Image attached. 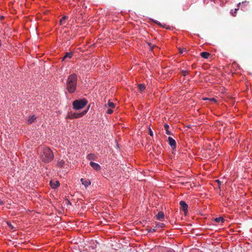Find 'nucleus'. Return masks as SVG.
Returning <instances> with one entry per match:
<instances>
[{
	"mask_svg": "<svg viewBox=\"0 0 252 252\" xmlns=\"http://www.w3.org/2000/svg\"><path fill=\"white\" fill-rule=\"evenodd\" d=\"M77 76L76 74H70L66 81V89L70 94L74 93L76 89Z\"/></svg>",
	"mask_w": 252,
	"mask_h": 252,
	"instance_id": "f257e3e1",
	"label": "nucleus"
},
{
	"mask_svg": "<svg viewBox=\"0 0 252 252\" xmlns=\"http://www.w3.org/2000/svg\"><path fill=\"white\" fill-rule=\"evenodd\" d=\"M40 159L44 162H49L54 158V155L52 151L49 148H43L42 149L40 154Z\"/></svg>",
	"mask_w": 252,
	"mask_h": 252,
	"instance_id": "f03ea898",
	"label": "nucleus"
},
{
	"mask_svg": "<svg viewBox=\"0 0 252 252\" xmlns=\"http://www.w3.org/2000/svg\"><path fill=\"white\" fill-rule=\"evenodd\" d=\"M88 101L85 99H77L72 103L73 108L75 110H79L84 108L87 104Z\"/></svg>",
	"mask_w": 252,
	"mask_h": 252,
	"instance_id": "7ed1b4c3",
	"label": "nucleus"
},
{
	"mask_svg": "<svg viewBox=\"0 0 252 252\" xmlns=\"http://www.w3.org/2000/svg\"><path fill=\"white\" fill-rule=\"evenodd\" d=\"M88 108L82 112L81 113H70L68 115V118L70 119L79 118L85 115L88 112Z\"/></svg>",
	"mask_w": 252,
	"mask_h": 252,
	"instance_id": "20e7f679",
	"label": "nucleus"
},
{
	"mask_svg": "<svg viewBox=\"0 0 252 252\" xmlns=\"http://www.w3.org/2000/svg\"><path fill=\"white\" fill-rule=\"evenodd\" d=\"M50 185L52 188L57 189L60 186V183L57 180H51L50 182Z\"/></svg>",
	"mask_w": 252,
	"mask_h": 252,
	"instance_id": "39448f33",
	"label": "nucleus"
},
{
	"mask_svg": "<svg viewBox=\"0 0 252 252\" xmlns=\"http://www.w3.org/2000/svg\"><path fill=\"white\" fill-rule=\"evenodd\" d=\"M168 142L170 146L172 148V149H174L176 148V142L174 139H173L171 137H168Z\"/></svg>",
	"mask_w": 252,
	"mask_h": 252,
	"instance_id": "423d86ee",
	"label": "nucleus"
},
{
	"mask_svg": "<svg viewBox=\"0 0 252 252\" xmlns=\"http://www.w3.org/2000/svg\"><path fill=\"white\" fill-rule=\"evenodd\" d=\"M90 164L96 171H99L101 169L100 165L95 162L91 161Z\"/></svg>",
	"mask_w": 252,
	"mask_h": 252,
	"instance_id": "0eeeda50",
	"label": "nucleus"
},
{
	"mask_svg": "<svg viewBox=\"0 0 252 252\" xmlns=\"http://www.w3.org/2000/svg\"><path fill=\"white\" fill-rule=\"evenodd\" d=\"M156 218L157 220L162 221L164 219V214L161 212L159 211L157 215H156Z\"/></svg>",
	"mask_w": 252,
	"mask_h": 252,
	"instance_id": "6e6552de",
	"label": "nucleus"
},
{
	"mask_svg": "<svg viewBox=\"0 0 252 252\" xmlns=\"http://www.w3.org/2000/svg\"><path fill=\"white\" fill-rule=\"evenodd\" d=\"M81 181L82 182V184L86 187H88L91 184V182L89 180L81 179Z\"/></svg>",
	"mask_w": 252,
	"mask_h": 252,
	"instance_id": "1a4fd4ad",
	"label": "nucleus"
},
{
	"mask_svg": "<svg viewBox=\"0 0 252 252\" xmlns=\"http://www.w3.org/2000/svg\"><path fill=\"white\" fill-rule=\"evenodd\" d=\"M188 210V206H181L180 211H183L185 216L187 215Z\"/></svg>",
	"mask_w": 252,
	"mask_h": 252,
	"instance_id": "9d476101",
	"label": "nucleus"
},
{
	"mask_svg": "<svg viewBox=\"0 0 252 252\" xmlns=\"http://www.w3.org/2000/svg\"><path fill=\"white\" fill-rule=\"evenodd\" d=\"M138 88L140 92H142L145 90L146 86L144 84H140L138 85Z\"/></svg>",
	"mask_w": 252,
	"mask_h": 252,
	"instance_id": "9b49d317",
	"label": "nucleus"
},
{
	"mask_svg": "<svg viewBox=\"0 0 252 252\" xmlns=\"http://www.w3.org/2000/svg\"><path fill=\"white\" fill-rule=\"evenodd\" d=\"M200 56L203 58L208 59L209 56H210V54L207 52H203L200 53Z\"/></svg>",
	"mask_w": 252,
	"mask_h": 252,
	"instance_id": "f8f14e48",
	"label": "nucleus"
},
{
	"mask_svg": "<svg viewBox=\"0 0 252 252\" xmlns=\"http://www.w3.org/2000/svg\"><path fill=\"white\" fill-rule=\"evenodd\" d=\"M36 119L35 116L33 115L28 119V124H32L34 122Z\"/></svg>",
	"mask_w": 252,
	"mask_h": 252,
	"instance_id": "ddd939ff",
	"label": "nucleus"
},
{
	"mask_svg": "<svg viewBox=\"0 0 252 252\" xmlns=\"http://www.w3.org/2000/svg\"><path fill=\"white\" fill-rule=\"evenodd\" d=\"M164 128L166 130V133L167 134V135H171V133L170 132V131L168 130L169 128V126L168 124H164Z\"/></svg>",
	"mask_w": 252,
	"mask_h": 252,
	"instance_id": "4468645a",
	"label": "nucleus"
},
{
	"mask_svg": "<svg viewBox=\"0 0 252 252\" xmlns=\"http://www.w3.org/2000/svg\"><path fill=\"white\" fill-rule=\"evenodd\" d=\"M105 106H108L110 108H113L115 107V104L109 100L107 104L105 105Z\"/></svg>",
	"mask_w": 252,
	"mask_h": 252,
	"instance_id": "2eb2a0df",
	"label": "nucleus"
},
{
	"mask_svg": "<svg viewBox=\"0 0 252 252\" xmlns=\"http://www.w3.org/2000/svg\"><path fill=\"white\" fill-rule=\"evenodd\" d=\"M72 57V53L71 52H66L64 57L63 58V60H64L65 58L70 59Z\"/></svg>",
	"mask_w": 252,
	"mask_h": 252,
	"instance_id": "dca6fc26",
	"label": "nucleus"
},
{
	"mask_svg": "<svg viewBox=\"0 0 252 252\" xmlns=\"http://www.w3.org/2000/svg\"><path fill=\"white\" fill-rule=\"evenodd\" d=\"M95 157L93 154H90L87 156V158L89 160H94L95 159Z\"/></svg>",
	"mask_w": 252,
	"mask_h": 252,
	"instance_id": "f3484780",
	"label": "nucleus"
},
{
	"mask_svg": "<svg viewBox=\"0 0 252 252\" xmlns=\"http://www.w3.org/2000/svg\"><path fill=\"white\" fill-rule=\"evenodd\" d=\"M215 220L217 223H219L220 221L224 222V220L222 217H219V218H216L215 219Z\"/></svg>",
	"mask_w": 252,
	"mask_h": 252,
	"instance_id": "a211bd4d",
	"label": "nucleus"
},
{
	"mask_svg": "<svg viewBox=\"0 0 252 252\" xmlns=\"http://www.w3.org/2000/svg\"><path fill=\"white\" fill-rule=\"evenodd\" d=\"M64 164V161L63 160H59L58 162V166L60 167H62Z\"/></svg>",
	"mask_w": 252,
	"mask_h": 252,
	"instance_id": "6ab92c4d",
	"label": "nucleus"
},
{
	"mask_svg": "<svg viewBox=\"0 0 252 252\" xmlns=\"http://www.w3.org/2000/svg\"><path fill=\"white\" fill-rule=\"evenodd\" d=\"M164 226V224L162 223H160V222H158L157 223V225H156V227H158V228H159V227H163Z\"/></svg>",
	"mask_w": 252,
	"mask_h": 252,
	"instance_id": "aec40b11",
	"label": "nucleus"
},
{
	"mask_svg": "<svg viewBox=\"0 0 252 252\" xmlns=\"http://www.w3.org/2000/svg\"><path fill=\"white\" fill-rule=\"evenodd\" d=\"M67 16H63V17H62V19H61V20H60V23H61V25H62V24H63V22L64 21H65V20H66V19H67Z\"/></svg>",
	"mask_w": 252,
	"mask_h": 252,
	"instance_id": "412c9836",
	"label": "nucleus"
},
{
	"mask_svg": "<svg viewBox=\"0 0 252 252\" xmlns=\"http://www.w3.org/2000/svg\"><path fill=\"white\" fill-rule=\"evenodd\" d=\"M181 72L183 76H186L188 75L189 72L187 70H182Z\"/></svg>",
	"mask_w": 252,
	"mask_h": 252,
	"instance_id": "4be33fe9",
	"label": "nucleus"
},
{
	"mask_svg": "<svg viewBox=\"0 0 252 252\" xmlns=\"http://www.w3.org/2000/svg\"><path fill=\"white\" fill-rule=\"evenodd\" d=\"M179 50L180 53H183V52L187 51L186 48H179Z\"/></svg>",
	"mask_w": 252,
	"mask_h": 252,
	"instance_id": "5701e85b",
	"label": "nucleus"
},
{
	"mask_svg": "<svg viewBox=\"0 0 252 252\" xmlns=\"http://www.w3.org/2000/svg\"><path fill=\"white\" fill-rule=\"evenodd\" d=\"M215 182L218 183V185L219 188H220V185H221V182L219 180H217L215 181Z\"/></svg>",
	"mask_w": 252,
	"mask_h": 252,
	"instance_id": "b1692460",
	"label": "nucleus"
},
{
	"mask_svg": "<svg viewBox=\"0 0 252 252\" xmlns=\"http://www.w3.org/2000/svg\"><path fill=\"white\" fill-rule=\"evenodd\" d=\"M112 112H113V110H112L111 108H109L106 111V113L108 114H111L112 113Z\"/></svg>",
	"mask_w": 252,
	"mask_h": 252,
	"instance_id": "393cba45",
	"label": "nucleus"
},
{
	"mask_svg": "<svg viewBox=\"0 0 252 252\" xmlns=\"http://www.w3.org/2000/svg\"><path fill=\"white\" fill-rule=\"evenodd\" d=\"M148 232H154L156 231V229L155 228H150L148 229Z\"/></svg>",
	"mask_w": 252,
	"mask_h": 252,
	"instance_id": "a878e982",
	"label": "nucleus"
},
{
	"mask_svg": "<svg viewBox=\"0 0 252 252\" xmlns=\"http://www.w3.org/2000/svg\"><path fill=\"white\" fill-rule=\"evenodd\" d=\"M179 205H187V203L184 201H181L180 202Z\"/></svg>",
	"mask_w": 252,
	"mask_h": 252,
	"instance_id": "bb28decb",
	"label": "nucleus"
},
{
	"mask_svg": "<svg viewBox=\"0 0 252 252\" xmlns=\"http://www.w3.org/2000/svg\"><path fill=\"white\" fill-rule=\"evenodd\" d=\"M155 23H156L157 24L160 26H162L163 27H165L164 26L162 25L160 22H159L158 21H155Z\"/></svg>",
	"mask_w": 252,
	"mask_h": 252,
	"instance_id": "cd10ccee",
	"label": "nucleus"
},
{
	"mask_svg": "<svg viewBox=\"0 0 252 252\" xmlns=\"http://www.w3.org/2000/svg\"><path fill=\"white\" fill-rule=\"evenodd\" d=\"M149 134H150L151 136H153V131H152V130L151 129V128H149Z\"/></svg>",
	"mask_w": 252,
	"mask_h": 252,
	"instance_id": "c85d7f7f",
	"label": "nucleus"
},
{
	"mask_svg": "<svg viewBox=\"0 0 252 252\" xmlns=\"http://www.w3.org/2000/svg\"><path fill=\"white\" fill-rule=\"evenodd\" d=\"M64 209H65V208H64V207H62V211H61V210H60V211H59V213H60V214H62V213H63V211H64Z\"/></svg>",
	"mask_w": 252,
	"mask_h": 252,
	"instance_id": "c756f323",
	"label": "nucleus"
},
{
	"mask_svg": "<svg viewBox=\"0 0 252 252\" xmlns=\"http://www.w3.org/2000/svg\"><path fill=\"white\" fill-rule=\"evenodd\" d=\"M7 224L8 225V226L11 227L12 229H13L14 228V226H12L10 223L9 222H7Z\"/></svg>",
	"mask_w": 252,
	"mask_h": 252,
	"instance_id": "7c9ffc66",
	"label": "nucleus"
},
{
	"mask_svg": "<svg viewBox=\"0 0 252 252\" xmlns=\"http://www.w3.org/2000/svg\"><path fill=\"white\" fill-rule=\"evenodd\" d=\"M211 101H215V102H216V99H215L214 98H212L211 99H210Z\"/></svg>",
	"mask_w": 252,
	"mask_h": 252,
	"instance_id": "2f4dec72",
	"label": "nucleus"
},
{
	"mask_svg": "<svg viewBox=\"0 0 252 252\" xmlns=\"http://www.w3.org/2000/svg\"><path fill=\"white\" fill-rule=\"evenodd\" d=\"M95 210L96 211H98V209L97 208V206L95 207Z\"/></svg>",
	"mask_w": 252,
	"mask_h": 252,
	"instance_id": "473e14b6",
	"label": "nucleus"
},
{
	"mask_svg": "<svg viewBox=\"0 0 252 252\" xmlns=\"http://www.w3.org/2000/svg\"><path fill=\"white\" fill-rule=\"evenodd\" d=\"M92 209L93 211H94V207H92Z\"/></svg>",
	"mask_w": 252,
	"mask_h": 252,
	"instance_id": "72a5a7b5",
	"label": "nucleus"
},
{
	"mask_svg": "<svg viewBox=\"0 0 252 252\" xmlns=\"http://www.w3.org/2000/svg\"><path fill=\"white\" fill-rule=\"evenodd\" d=\"M2 202L1 201H0V204H2Z\"/></svg>",
	"mask_w": 252,
	"mask_h": 252,
	"instance_id": "f704fd0d",
	"label": "nucleus"
}]
</instances>
